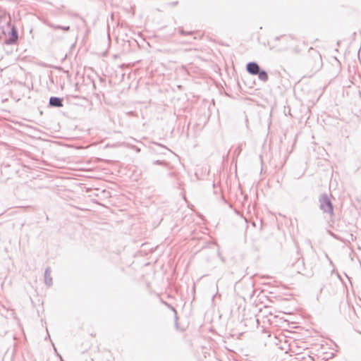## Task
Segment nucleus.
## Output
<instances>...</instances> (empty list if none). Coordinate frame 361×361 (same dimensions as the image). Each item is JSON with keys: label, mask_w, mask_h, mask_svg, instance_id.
Returning <instances> with one entry per match:
<instances>
[{"label": "nucleus", "mask_w": 361, "mask_h": 361, "mask_svg": "<svg viewBox=\"0 0 361 361\" xmlns=\"http://www.w3.org/2000/svg\"><path fill=\"white\" fill-rule=\"evenodd\" d=\"M250 314H254V318L250 317V322H252L257 324L261 333L260 345L265 347L266 341L270 337V334L266 329L272 323V319L274 317L269 312L267 307L264 306L262 309L261 306L254 305L250 306Z\"/></svg>", "instance_id": "nucleus-1"}, {"label": "nucleus", "mask_w": 361, "mask_h": 361, "mask_svg": "<svg viewBox=\"0 0 361 361\" xmlns=\"http://www.w3.org/2000/svg\"><path fill=\"white\" fill-rule=\"evenodd\" d=\"M309 55L310 59L308 61L309 66L312 70L319 71L322 66V60L321 54L314 49L310 48L309 49Z\"/></svg>", "instance_id": "nucleus-2"}, {"label": "nucleus", "mask_w": 361, "mask_h": 361, "mask_svg": "<svg viewBox=\"0 0 361 361\" xmlns=\"http://www.w3.org/2000/svg\"><path fill=\"white\" fill-rule=\"evenodd\" d=\"M250 75H257L259 80L262 82H266L268 79V73L262 70L256 62H250Z\"/></svg>", "instance_id": "nucleus-3"}, {"label": "nucleus", "mask_w": 361, "mask_h": 361, "mask_svg": "<svg viewBox=\"0 0 361 361\" xmlns=\"http://www.w3.org/2000/svg\"><path fill=\"white\" fill-rule=\"evenodd\" d=\"M319 207L325 213L333 214V205L326 194H323L319 198Z\"/></svg>", "instance_id": "nucleus-4"}, {"label": "nucleus", "mask_w": 361, "mask_h": 361, "mask_svg": "<svg viewBox=\"0 0 361 361\" xmlns=\"http://www.w3.org/2000/svg\"><path fill=\"white\" fill-rule=\"evenodd\" d=\"M18 32L14 27H13L11 31L8 34V38L6 39V43L12 44L16 42L18 39Z\"/></svg>", "instance_id": "nucleus-5"}, {"label": "nucleus", "mask_w": 361, "mask_h": 361, "mask_svg": "<svg viewBox=\"0 0 361 361\" xmlns=\"http://www.w3.org/2000/svg\"><path fill=\"white\" fill-rule=\"evenodd\" d=\"M49 105L54 107H61L63 106L62 99L56 97H51L49 99Z\"/></svg>", "instance_id": "nucleus-6"}, {"label": "nucleus", "mask_w": 361, "mask_h": 361, "mask_svg": "<svg viewBox=\"0 0 361 361\" xmlns=\"http://www.w3.org/2000/svg\"><path fill=\"white\" fill-rule=\"evenodd\" d=\"M44 283L48 286L52 285V278L51 276V269L49 267H47L44 271Z\"/></svg>", "instance_id": "nucleus-7"}, {"label": "nucleus", "mask_w": 361, "mask_h": 361, "mask_svg": "<svg viewBox=\"0 0 361 361\" xmlns=\"http://www.w3.org/2000/svg\"><path fill=\"white\" fill-rule=\"evenodd\" d=\"M47 25L52 28V29H54V30H56V29H60V30H62L63 31H69L70 30V26H61V25H55L52 23H47Z\"/></svg>", "instance_id": "nucleus-8"}, {"label": "nucleus", "mask_w": 361, "mask_h": 361, "mask_svg": "<svg viewBox=\"0 0 361 361\" xmlns=\"http://www.w3.org/2000/svg\"><path fill=\"white\" fill-rule=\"evenodd\" d=\"M153 164H159V165H164V166H165L166 163L164 161L157 160V161H154Z\"/></svg>", "instance_id": "nucleus-9"}, {"label": "nucleus", "mask_w": 361, "mask_h": 361, "mask_svg": "<svg viewBox=\"0 0 361 361\" xmlns=\"http://www.w3.org/2000/svg\"><path fill=\"white\" fill-rule=\"evenodd\" d=\"M245 69L247 71H248V63L245 65Z\"/></svg>", "instance_id": "nucleus-10"}, {"label": "nucleus", "mask_w": 361, "mask_h": 361, "mask_svg": "<svg viewBox=\"0 0 361 361\" xmlns=\"http://www.w3.org/2000/svg\"><path fill=\"white\" fill-rule=\"evenodd\" d=\"M326 258L329 260L330 263H332V262H331V259L329 258V256H328L327 255H326Z\"/></svg>", "instance_id": "nucleus-11"}, {"label": "nucleus", "mask_w": 361, "mask_h": 361, "mask_svg": "<svg viewBox=\"0 0 361 361\" xmlns=\"http://www.w3.org/2000/svg\"><path fill=\"white\" fill-rule=\"evenodd\" d=\"M252 226H253L254 227H255V226H256V224H255V222H252Z\"/></svg>", "instance_id": "nucleus-12"}, {"label": "nucleus", "mask_w": 361, "mask_h": 361, "mask_svg": "<svg viewBox=\"0 0 361 361\" xmlns=\"http://www.w3.org/2000/svg\"><path fill=\"white\" fill-rule=\"evenodd\" d=\"M135 151L139 152V151H140V149L136 148V149H135Z\"/></svg>", "instance_id": "nucleus-13"}, {"label": "nucleus", "mask_w": 361, "mask_h": 361, "mask_svg": "<svg viewBox=\"0 0 361 361\" xmlns=\"http://www.w3.org/2000/svg\"><path fill=\"white\" fill-rule=\"evenodd\" d=\"M180 32L181 34L184 33L183 30H180Z\"/></svg>", "instance_id": "nucleus-14"}, {"label": "nucleus", "mask_w": 361, "mask_h": 361, "mask_svg": "<svg viewBox=\"0 0 361 361\" xmlns=\"http://www.w3.org/2000/svg\"><path fill=\"white\" fill-rule=\"evenodd\" d=\"M360 334H361V332H360Z\"/></svg>", "instance_id": "nucleus-15"}]
</instances>
